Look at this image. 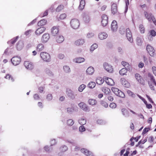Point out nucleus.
<instances>
[{
  "instance_id": "nucleus-1",
  "label": "nucleus",
  "mask_w": 156,
  "mask_h": 156,
  "mask_svg": "<svg viewBox=\"0 0 156 156\" xmlns=\"http://www.w3.org/2000/svg\"><path fill=\"white\" fill-rule=\"evenodd\" d=\"M144 13L145 17L149 22H151L152 21L153 23L156 25V20L154 16L151 13H149L147 11H144Z\"/></svg>"
},
{
  "instance_id": "nucleus-2",
  "label": "nucleus",
  "mask_w": 156,
  "mask_h": 156,
  "mask_svg": "<svg viewBox=\"0 0 156 156\" xmlns=\"http://www.w3.org/2000/svg\"><path fill=\"white\" fill-rule=\"evenodd\" d=\"M40 56L44 61L48 62L51 61V58L50 55L45 52H41L40 53Z\"/></svg>"
},
{
  "instance_id": "nucleus-3",
  "label": "nucleus",
  "mask_w": 156,
  "mask_h": 156,
  "mask_svg": "<svg viewBox=\"0 0 156 156\" xmlns=\"http://www.w3.org/2000/svg\"><path fill=\"white\" fill-rule=\"evenodd\" d=\"M70 23L71 27L74 29H77L79 27L80 25L79 20L76 19H72Z\"/></svg>"
},
{
  "instance_id": "nucleus-4",
  "label": "nucleus",
  "mask_w": 156,
  "mask_h": 156,
  "mask_svg": "<svg viewBox=\"0 0 156 156\" xmlns=\"http://www.w3.org/2000/svg\"><path fill=\"white\" fill-rule=\"evenodd\" d=\"M21 58L19 56H15L11 60L13 65L16 66L20 64L21 62Z\"/></svg>"
},
{
  "instance_id": "nucleus-5",
  "label": "nucleus",
  "mask_w": 156,
  "mask_h": 156,
  "mask_svg": "<svg viewBox=\"0 0 156 156\" xmlns=\"http://www.w3.org/2000/svg\"><path fill=\"white\" fill-rule=\"evenodd\" d=\"M24 65L25 68L28 70H32L34 68L33 63L30 61H25L24 62Z\"/></svg>"
},
{
  "instance_id": "nucleus-6",
  "label": "nucleus",
  "mask_w": 156,
  "mask_h": 156,
  "mask_svg": "<svg viewBox=\"0 0 156 156\" xmlns=\"http://www.w3.org/2000/svg\"><path fill=\"white\" fill-rule=\"evenodd\" d=\"M146 50L150 56H152L154 55L155 50L151 45L149 44L147 45L146 47Z\"/></svg>"
},
{
  "instance_id": "nucleus-7",
  "label": "nucleus",
  "mask_w": 156,
  "mask_h": 156,
  "mask_svg": "<svg viewBox=\"0 0 156 156\" xmlns=\"http://www.w3.org/2000/svg\"><path fill=\"white\" fill-rule=\"evenodd\" d=\"M126 37L128 41L131 43L133 42V40L132 37V33L129 28H127L126 29Z\"/></svg>"
},
{
  "instance_id": "nucleus-8",
  "label": "nucleus",
  "mask_w": 156,
  "mask_h": 156,
  "mask_svg": "<svg viewBox=\"0 0 156 156\" xmlns=\"http://www.w3.org/2000/svg\"><path fill=\"white\" fill-rule=\"evenodd\" d=\"M103 66L106 70L109 73H112L113 71L112 66L106 62L103 64Z\"/></svg>"
},
{
  "instance_id": "nucleus-9",
  "label": "nucleus",
  "mask_w": 156,
  "mask_h": 156,
  "mask_svg": "<svg viewBox=\"0 0 156 156\" xmlns=\"http://www.w3.org/2000/svg\"><path fill=\"white\" fill-rule=\"evenodd\" d=\"M102 20L101 23L103 26H105L108 23V18L107 15L105 14H103L101 16Z\"/></svg>"
},
{
  "instance_id": "nucleus-10",
  "label": "nucleus",
  "mask_w": 156,
  "mask_h": 156,
  "mask_svg": "<svg viewBox=\"0 0 156 156\" xmlns=\"http://www.w3.org/2000/svg\"><path fill=\"white\" fill-rule=\"evenodd\" d=\"M79 107L85 112L89 111V110L87 105L83 102H81L78 104Z\"/></svg>"
},
{
  "instance_id": "nucleus-11",
  "label": "nucleus",
  "mask_w": 156,
  "mask_h": 156,
  "mask_svg": "<svg viewBox=\"0 0 156 156\" xmlns=\"http://www.w3.org/2000/svg\"><path fill=\"white\" fill-rule=\"evenodd\" d=\"M104 78L105 81L108 85L113 86L115 84V82L112 79L107 77L106 76L104 77Z\"/></svg>"
},
{
  "instance_id": "nucleus-12",
  "label": "nucleus",
  "mask_w": 156,
  "mask_h": 156,
  "mask_svg": "<svg viewBox=\"0 0 156 156\" xmlns=\"http://www.w3.org/2000/svg\"><path fill=\"white\" fill-rule=\"evenodd\" d=\"M135 77L137 80L141 84L144 85L145 83L144 80L140 74L136 73L135 75Z\"/></svg>"
},
{
  "instance_id": "nucleus-13",
  "label": "nucleus",
  "mask_w": 156,
  "mask_h": 156,
  "mask_svg": "<svg viewBox=\"0 0 156 156\" xmlns=\"http://www.w3.org/2000/svg\"><path fill=\"white\" fill-rule=\"evenodd\" d=\"M80 151L82 153L87 156H93L92 152L85 148H82Z\"/></svg>"
},
{
  "instance_id": "nucleus-14",
  "label": "nucleus",
  "mask_w": 156,
  "mask_h": 156,
  "mask_svg": "<svg viewBox=\"0 0 156 156\" xmlns=\"http://www.w3.org/2000/svg\"><path fill=\"white\" fill-rule=\"evenodd\" d=\"M50 38V35L48 33L44 34L41 38V41L43 43H46L48 40Z\"/></svg>"
},
{
  "instance_id": "nucleus-15",
  "label": "nucleus",
  "mask_w": 156,
  "mask_h": 156,
  "mask_svg": "<svg viewBox=\"0 0 156 156\" xmlns=\"http://www.w3.org/2000/svg\"><path fill=\"white\" fill-rule=\"evenodd\" d=\"M46 28L45 27H41L36 30L35 32V34L37 35H39L44 32Z\"/></svg>"
},
{
  "instance_id": "nucleus-16",
  "label": "nucleus",
  "mask_w": 156,
  "mask_h": 156,
  "mask_svg": "<svg viewBox=\"0 0 156 156\" xmlns=\"http://www.w3.org/2000/svg\"><path fill=\"white\" fill-rule=\"evenodd\" d=\"M59 29L58 27H53L51 29V33L53 36H55L59 33Z\"/></svg>"
},
{
  "instance_id": "nucleus-17",
  "label": "nucleus",
  "mask_w": 156,
  "mask_h": 156,
  "mask_svg": "<svg viewBox=\"0 0 156 156\" xmlns=\"http://www.w3.org/2000/svg\"><path fill=\"white\" fill-rule=\"evenodd\" d=\"M85 43L84 39H80L76 40L74 42V44L76 46H79L83 45Z\"/></svg>"
},
{
  "instance_id": "nucleus-18",
  "label": "nucleus",
  "mask_w": 156,
  "mask_h": 156,
  "mask_svg": "<svg viewBox=\"0 0 156 156\" xmlns=\"http://www.w3.org/2000/svg\"><path fill=\"white\" fill-rule=\"evenodd\" d=\"M112 13L113 15L116 13L117 12V7L116 4L113 3L111 7Z\"/></svg>"
},
{
  "instance_id": "nucleus-19",
  "label": "nucleus",
  "mask_w": 156,
  "mask_h": 156,
  "mask_svg": "<svg viewBox=\"0 0 156 156\" xmlns=\"http://www.w3.org/2000/svg\"><path fill=\"white\" fill-rule=\"evenodd\" d=\"M111 28L113 31H115L117 29V23L116 21L114 20L111 23Z\"/></svg>"
},
{
  "instance_id": "nucleus-20",
  "label": "nucleus",
  "mask_w": 156,
  "mask_h": 156,
  "mask_svg": "<svg viewBox=\"0 0 156 156\" xmlns=\"http://www.w3.org/2000/svg\"><path fill=\"white\" fill-rule=\"evenodd\" d=\"M121 82L122 84L125 87H128L129 84L128 82L124 78H122L121 79Z\"/></svg>"
},
{
  "instance_id": "nucleus-21",
  "label": "nucleus",
  "mask_w": 156,
  "mask_h": 156,
  "mask_svg": "<svg viewBox=\"0 0 156 156\" xmlns=\"http://www.w3.org/2000/svg\"><path fill=\"white\" fill-rule=\"evenodd\" d=\"M56 41L58 43H61L64 40V37L61 35L57 36L56 37Z\"/></svg>"
},
{
  "instance_id": "nucleus-22",
  "label": "nucleus",
  "mask_w": 156,
  "mask_h": 156,
  "mask_svg": "<svg viewBox=\"0 0 156 156\" xmlns=\"http://www.w3.org/2000/svg\"><path fill=\"white\" fill-rule=\"evenodd\" d=\"M94 70L93 67L90 66L87 69L86 73L89 75H92L94 73Z\"/></svg>"
},
{
  "instance_id": "nucleus-23",
  "label": "nucleus",
  "mask_w": 156,
  "mask_h": 156,
  "mask_svg": "<svg viewBox=\"0 0 156 156\" xmlns=\"http://www.w3.org/2000/svg\"><path fill=\"white\" fill-rule=\"evenodd\" d=\"M23 44L22 41H19L16 44V48L18 50H21L23 48Z\"/></svg>"
},
{
  "instance_id": "nucleus-24",
  "label": "nucleus",
  "mask_w": 156,
  "mask_h": 156,
  "mask_svg": "<svg viewBox=\"0 0 156 156\" xmlns=\"http://www.w3.org/2000/svg\"><path fill=\"white\" fill-rule=\"evenodd\" d=\"M107 36L108 35L106 33L104 32L100 33L98 35V37L101 40L106 38Z\"/></svg>"
},
{
  "instance_id": "nucleus-25",
  "label": "nucleus",
  "mask_w": 156,
  "mask_h": 156,
  "mask_svg": "<svg viewBox=\"0 0 156 156\" xmlns=\"http://www.w3.org/2000/svg\"><path fill=\"white\" fill-rule=\"evenodd\" d=\"M85 61V59L82 57L77 58L74 59V61L76 63H80L83 62Z\"/></svg>"
},
{
  "instance_id": "nucleus-26",
  "label": "nucleus",
  "mask_w": 156,
  "mask_h": 156,
  "mask_svg": "<svg viewBox=\"0 0 156 156\" xmlns=\"http://www.w3.org/2000/svg\"><path fill=\"white\" fill-rule=\"evenodd\" d=\"M44 48V45L41 43H40L37 45L36 47V50L38 51H40L43 50Z\"/></svg>"
},
{
  "instance_id": "nucleus-27",
  "label": "nucleus",
  "mask_w": 156,
  "mask_h": 156,
  "mask_svg": "<svg viewBox=\"0 0 156 156\" xmlns=\"http://www.w3.org/2000/svg\"><path fill=\"white\" fill-rule=\"evenodd\" d=\"M102 91L105 94H108L110 92V89L107 87H103L101 89Z\"/></svg>"
},
{
  "instance_id": "nucleus-28",
  "label": "nucleus",
  "mask_w": 156,
  "mask_h": 156,
  "mask_svg": "<svg viewBox=\"0 0 156 156\" xmlns=\"http://www.w3.org/2000/svg\"><path fill=\"white\" fill-rule=\"evenodd\" d=\"M104 81H105L104 78L102 79L101 77H98L96 79L97 83L99 85L102 84L103 83Z\"/></svg>"
},
{
  "instance_id": "nucleus-29",
  "label": "nucleus",
  "mask_w": 156,
  "mask_h": 156,
  "mask_svg": "<svg viewBox=\"0 0 156 156\" xmlns=\"http://www.w3.org/2000/svg\"><path fill=\"white\" fill-rule=\"evenodd\" d=\"M67 94L68 97L72 99H73L75 98V96L73 94V92L71 90H69L67 91Z\"/></svg>"
},
{
  "instance_id": "nucleus-30",
  "label": "nucleus",
  "mask_w": 156,
  "mask_h": 156,
  "mask_svg": "<svg viewBox=\"0 0 156 156\" xmlns=\"http://www.w3.org/2000/svg\"><path fill=\"white\" fill-rule=\"evenodd\" d=\"M122 64L123 66L125 67V68L127 69H130L131 66L129 63L124 61H122Z\"/></svg>"
},
{
  "instance_id": "nucleus-31",
  "label": "nucleus",
  "mask_w": 156,
  "mask_h": 156,
  "mask_svg": "<svg viewBox=\"0 0 156 156\" xmlns=\"http://www.w3.org/2000/svg\"><path fill=\"white\" fill-rule=\"evenodd\" d=\"M47 22V20H40L37 23V25L38 26H41L45 25Z\"/></svg>"
},
{
  "instance_id": "nucleus-32",
  "label": "nucleus",
  "mask_w": 156,
  "mask_h": 156,
  "mask_svg": "<svg viewBox=\"0 0 156 156\" xmlns=\"http://www.w3.org/2000/svg\"><path fill=\"white\" fill-rule=\"evenodd\" d=\"M88 103L89 105H96L97 103V101L94 99H91L88 100Z\"/></svg>"
},
{
  "instance_id": "nucleus-33",
  "label": "nucleus",
  "mask_w": 156,
  "mask_h": 156,
  "mask_svg": "<svg viewBox=\"0 0 156 156\" xmlns=\"http://www.w3.org/2000/svg\"><path fill=\"white\" fill-rule=\"evenodd\" d=\"M128 70L129 69H126V68H122L119 71V74L121 75H124L126 74V73L127 72V70Z\"/></svg>"
},
{
  "instance_id": "nucleus-34",
  "label": "nucleus",
  "mask_w": 156,
  "mask_h": 156,
  "mask_svg": "<svg viewBox=\"0 0 156 156\" xmlns=\"http://www.w3.org/2000/svg\"><path fill=\"white\" fill-rule=\"evenodd\" d=\"M85 3L84 0H81L80 2V5L79 6V8L80 9H82L85 6Z\"/></svg>"
},
{
  "instance_id": "nucleus-35",
  "label": "nucleus",
  "mask_w": 156,
  "mask_h": 156,
  "mask_svg": "<svg viewBox=\"0 0 156 156\" xmlns=\"http://www.w3.org/2000/svg\"><path fill=\"white\" fill-rule=\"evenodd\" d=\"M96 85V83L94 82H90L87 85L88 87L90 88H94Z\"/></svg>"
},
{
  "instance_id": "nucleus-36",
  "label": "nucleus",
  "mask_w": 156,
  "mask_h": 156,
  "mask_svg": "<svg viewBox=\"0 0 156 156\" xmlns=\"http://www.w3.org/2000/svg\"><path fill=\"white\" fill-rule=\"evenodd\" d=\"M121 111L123 115L125 116L127 115H128L129 112L125 108H122V109Z\"/></svg>"
},
{
  "instance_id": "nucleus-37",
  "label": "nucleus",
  "mask_w": 156,
  "mask_h": 156,
  "mask_svg": "<svg viewBox=\"0 0 156 156\" xmlns=\"http://www.w3.org/2000/svg\"><path fill=\"white\" fill-rule=\"evenodd\" d=\"M137 44L139 46H141L142 43V39L139 37H137L136 39Z\"/></svg>"
},
{
  "instance_id": "nucleus-38",
  "label": "nucleus",
  "mask_w": 156,
  "mask_h": 156,
  "mask_svg": "<svg viewBox=\"0 0 156 156\" xmlns=\"http://www.w3.org/2000/svg\"><path fill=\"white\" fill-rule=\"evenodd\" d=\"M78 122L81 125H83L86 124V120L84 119H81L79 120Z\"/></svg>"
},
{
  "instance_id": "nucleus-39",
  "label": "nucleus",
  "mask_w": 156,
  "mask_h": 156,
  "mask_svg": "<svg viewBox=\"0 0 156 156\" xmlns=\"http://www.w3.org/2000/svg\"><path fill=\"white\" fill-rule=\"evenodd\" d=\"M148 76L150 78V80L156 86V82L154 76L151 74H149Z\"/></svg>"
},
{
  "instance_id": "nucleus-40",
  "label": "nucleus",
  "mask_w": 156,
  "mask_h": 156,
  "mask_svg": "<svg viewBox=\"0 0 156 156\" xmlns=\"http://www.w3.org/2000/svg\"><path fill=\"white\" fill-rule=\"evenodd\" d=\"M116 95L122 98H124L125 97V96L124 93L120 90Z\"/></svg>"
},
{
  "instance_id": "nucleus-41",
  "label": "nucleus",
  "mask_w": 156,
  "mask_h": 156,
  "mask_svg": "<svg viewBox=\"0 0 156 156\" xmlns=\"http://www.w3.org/2000/svg\"><path fill=\"white\" fill-rule=\"evenodd\" d=\"M64 8V6L63 5H59L56 9V11L58 12L62 10Z\"/></svg>"
},
{
  "instance_id": "nucleus-42",
  "label": "nucleus",
  "mask_w": 156,
  "mask_h": 156,
  "mask_svg": "<svg viewBox=\"0 0 156 156\" xmlns=\"http://www.w3.org/2000/svg\"><path fill=\"white\" fill-rule=\"evenodd\" d=\"M86 86L85 85L82 84L80 85L78 88V90L80 92H82L83 90L85 88Z\"/></svg>"
},
{
  "instance_id": "nucleus-43",
  "label": "nucleus",
  "mask_w": 156,
  "mask_h": 156,
  "mask_svg": "<svg viewBox=\"0 0 156 156\" xmlns=\"http://www.w3.org/2000/svg\"><path fill=\"white\" fill-rule=\"evenodd\" d=\"M112 90L113 92L116 95L118 94V92H119L120 90H119L118 89L114 87H112Z\"/></svg>"
},
{
  "instance_id": "nucleus-44",
  "label": "nucleus",
  "mask_w": 156,
  "mask_h": 156,
  "mask_svg": "<svg viewBox=\"0 0 156 156\" xmlns=\"http://www.w3.org/2000/svg\"><path fill=\"white\" fill-rule=\"evenodd\" d=\"M5 78L7 79L11 80L12 81H14V80L12 76L9 74H7L5 77Z\"/></svg>"
},
{
  "instance_id": "nucleus-45",
  "label": "nucleus",
  "mask_w": 156,
  "mask_h": 156,
  "mask_svg": "<svg viewBox=\"0 0 156 156\" xmlns=\"http://www.w3.org/2000/svg\"><path fill=\"white\" fill-rule=\"evenodd\" d=\"M139 28L141 33L143 34L145 32V28H144V26L143 25L140 24V25Z\"/></svg>"
},
{
  "instance_id": "nucleus-46",
  "label": "nucleus",
  "mask_w": 156,
  "mask_h": 156,
  "mask_svg": "<svg viewBox=\"0 0 156 156\" xmlns=\"http://www.w3.org/2000/svg\"><path fill=\"white\" fill-rule=\"evenodd\" d=\"M127 93L128 95L133 98H135L136 96L135 94L130 90H128L127 91Z\"/></svg>"
},
{
  "instance_id": "nucleus-47",
  "label": "nucleus",
  "mask_w": 156,
  "mask_h": 156,
  "mask_svg": "<svg viewBox=\"0 0 156 156\" xmlns=\"http://www.w3.org/2000/svg\"><path fill=\"white\" fill-rule=\"evenodd\" d=\"M48 15V10H45L44 12L41 13L40 14V16L41 17H43L47 16Z\"/></svg>"
},
{
  "instance_id": "nucleus-48",
  "label": "nucleus",
  "mask_w": 156,
  "mask_h": 156,
  "mask_svg": "<svg viewBox=\"0 0 156 156\" xmlns=\"http://www.w3.org/2000/svg\"><path fill=\"white\" fill-rule=\"evenodd\" d=\"M98 47V45L96 44H93L91 46L90 50L91 51H93L95 49Z\"/></svg>"
},
{
  "instance_id": "nucleus-49",
  "label": "nucleus",
  "mask_w": 156,
  "mask_h": 156,
  "mask_svg": "<svg viewBox=\"0 0 156 156\" xmlns=\"http://www.w3.org/2000/svg\"><path fill=\"white\" fill-rule=\"evenodd\" d=\"M63 69L66 73L69 72L70 71V69L69 66H66L63 67Z\"/></svg>"
},
{
  "instance_id": "nucleus-50",
  "label": "nucleus",
  "mask_w": 156,
  "mask_h": 156,
  "mask_svg": "<svg viewBox=\"0 0 156 156\" xmlns=\"http://www.w3.org/2000/svg\"><path fill=\"white\" fill-rule=\"evenodd\" d=\"M67 124L69 126H72L74 123L73 120L71 119H69L67 121Z\"/></svg>"
},
{
  "instance_id": "nucleus-51",
  "label": "nucleus",
  "mask_w": 156,
  "mask_h": 156,
  "mask_svg": "<svg viewBox=\"0 0 156 156\" xmlns=\"http://www.w3.org/2000/svg\"><path fill=\"white\" fill-rule=\"evenodd\" d=\"M33 31L31 29L27 30L25 32V34L26 36H28L29 35L31 34Z\"/></svg>"
},
{
  "instance_id": "nucleus-52",
  "label": "nucleus",
  "mask_w": 156,
  "mask_h": 156,
  "mask_svg": "<svg viewBox=\"0 0 156 156\" xmlns=\"http://www.w3.org/2000/svg\"><path fill=\"white\" fill-rule=\"evenodd\" d=\"M18 38V37H16L11 39L10 41V42L11 44H13L15 43L17 41Z\"/></svg>"
},
{
  "instance_id": "nucleus-53",
  "label": "nucleus",
  "mask_w": 156,
  "mask_h": 156,
  "mask_svg": "<svg viewBox=\"0 0 156 156\" xmlns=\"http://www.w3.org/2000/svg\"><path fill=\"white\" fill-rule=\"evenodd\" d=\"M66 16V15L65 13H63L61 14L59 17V18L60 20H63L65 19Z\"/></svg>"
},
{
  "instance_id": "nucleus-54",
  "label": "nucleus",
  "mask_w": 156,
  "mask_h": 156,
  "mask_svg": "<svg viewBox=\"0 0 156 156\" xmlns=\"http://www.w3.org/2000/svg\"><path fill=\"white\" fill-rule=\"evenodd\" d=\"M150 35L152 36H156V32L153 30H152L149 31Z\"/></svg>"
},
{
  "instance_id": "nucleus-55",
  "label": "nucleus",
  "mask_w": 156,
  "mask_h": 156,
  "mask_svg": "<svg viewBox=\"0 0 156 156\" xmlns=\"http://www.w3.org/2000/svg\"><path fill=\"white\" fill-rule=\"evenodd\" d=\"M101 104L105 108L108 107V105L107 103L103 101H101Z\"/></svg>"
},
{
  "instance_id": "nucleus-56",
  "label": "nucleus",
  "mask_w": 156,
  "mask_h": 156,
  "mask_svg": "<svg viewBox=\"0 0 156 156\" xmlns=\"http://www.w3.org/2000/svg\"><path fill=\"white\" fill-rule=\"evenodd\" d=\"M148 84H149V87H150V88L151 89L153 90H154L155 89H154V87L153 85V84L149 82H148Z\"/></svg>"
},
{
  "instance_id": "nucleus-57",
  "label": "nucleus",
  "mask_w": 156,
  "mask_h": 156,
  "mask_svg": "<svg viewBox=\"0 0 156 156\" xmlns=\"http://www.w3.org/2000/svg\"><path fill=\"white\" fill-rule=\"evenodd\" d=\"M109 106L111 108L113 109L116 107V105L114 103H112L110 104Z\"/></svg>"
},
{
  "instance_id": "nucleus-58",
  "label": "nucleus",
  "mask_w": 156,
  "mask_h": 156,
  "mask_svg": "<svg viewBox=\"0 0 156 156\" xmlns=\"http://www.w3.org/2000/svg\"><path fill=\"white\" fill-rule=\"evenodd\" d=\"M94 36V34L93 33H90L87 34V37L88 38H90L93 37Z\"/></svg>"
},
{
  "instance_id": "nucleus-59",
  "label": "nucleus",
  "mask_w": 156,
  "mask_h": 156,
  "mask_svg": "<svg viewBox=\"0 0 156 156\" xmlns=\"http://www.w3.org/2000/svg\"><path fill=\"white\" fill-rule=\"evenodd\" d=\"M52 98V95L51 94H48L47 97V99L48 100L50 101L51 100Z\"/></svg>"
},
{
  "instance_id": "nucleus-60",
  "label": "nucleus",
  "mask_w": 156,
  "mask_h": 156,
  "mask_svg": "<svg viewBox=\"0 0 156 156\" xmlns=\"http://www.w3.org/2000/svg\"><path fill=\"white\" fill-rule=\"evenodd\" d=\"M152 70L153 74L156 76V66H152Z\"/></svg>"
},
{
  "instance_id": "nucleus-61",
  "label": "nucleus",
  "mask_w": 156,
  "mask_h": 156,
  "mask_svg": "<svg viewBox=\"0 0 156 156\" xmlns=\"http://www.w3.org/2000/svg\"><path fill=\"white\" fill-rule=\"evenodd\" d=\"M61 149L62 151L64 152L67 150V147L66 146H64L61 148Z\"/></svg>"
},
{
  "instance_id": "nucleus-62",
  "label": "nucleus",
  "mask_w": 156,
  "mask_h": 156,
  "mask_svg": "<svg viewBox=\"0 0 156 156\" xmlns=\"http://www.w3.org/2000/svg\"><path fill=\"white\" fill-rule=\"evenodd\" d=\"M74 111V109L73 108H67V111L69 113H71Z\"/></svg>"
},
{
  "instance_id": "nucleus-63",
  "label": "nucleus",
  "mask_w": 156,
  "mask_h": 156,
  "mask_svg": "<svg viewBox=\"0 0 156 156\" xmlns=\"http://www.w3.org/2000/svg\"><path fill=\"white\" fill-rule=\"evenodd\" d=\"M79 129L80 131L81 132H83L85 131V130L84 127L82 126L80 127Z\"/></svg>"
},
{
  "instance_id": "nucleus-64",
  "label": "nucleus",
  "mask_w": 156,
  "mask_h": 156,
  "mask_svg": "<svg viewBox=\"0 0 156 156\" xmlns=\"http://www.w3.org/2000/svg\"><path fill=\"white\" fill-rule=\"evenodd\" d=\"M34 99L36 100H38L40 98V97L39 95L37 94H34Z\"/></svg>"
}]
</instances>
